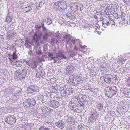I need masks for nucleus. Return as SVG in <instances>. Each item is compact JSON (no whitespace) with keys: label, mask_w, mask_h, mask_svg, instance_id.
<instances>
[{"label":"nucleus","mask_w":130,"mask_h":130,"mask_svg":"<svg viewBox=\"0 0 130 130\" xmlns=\"http://www.w3.org/2000/svg\"><path fill=\"white\" fill-rule=\"evenodd\" d=\"M105 90V94L108 97H111L115 95L117 93H118V91L117 88L114 86L111 87H108Z\"/></svg>","instance_id":"1"},{"label":"nucleus","mask_w":130,"mask_h":130,"mask_svg":"<svg viewBox=\"0 0 130 130\" xmlns=\"http://www.w3.org/2000/svg\"><path fill=\"white\" fill-rule=\"evenodd\" d=\"M64 38L65 41L67 48H69V47L71 48L73 43L75 45V39L70 35H66L64 36Z\"/></svg>","instance_id":"2"},{"label":"nucleus","mask_w":130,"mask_h":130,"mask_svg":"<svg viewBox=\"0 0 130 130\" xmlns=\"http://www.w3.org/2000/svg\"><path fill=\"white\" fill-rule=\"evenodd\" d=\"M41 109L42 114L44 116L46 117L50 115L53 112V110L46 106L42 107Z\"/></svg>","instance_id":"3"},{"label":"nucleus","mask_w":130,"mask_h":130,"mask_svg":"<svg viewBox=\"0 0 130 130\" xmlns=\"http://www.w3.org/2000/svg\"><path fill=\"white\" fill-rule=\"evenodd\" d=\"M116 77H113L111 75L109 74L106 75L105 77H103L101 78L103 79L104 81L106 83H113L116 79H117V78Z\"/></svg>","instance_id":"4"},{"label":"nucleus","mask_w":130,"mask_h":130,"mask_svg":"<svg viewBox=\"0 0 130 130\" xmlns=\"http://www.w3.org/2000/svg\"><path fill=\"white\" fill-rule=\"evenodd\" d=\"M9 59L11 61V63L13 65H16L18 62L17 60V56L15 52H14L12 55H9Z\"/></svg>","instance_id":"5"},{"label":"nucleus","mask_w":130,"mask_h":130,"mask_svg":"<svg viewBox=\"0 0 130 130\" xmlns=\"http://www.w3.org/2000/svg\"><path fill=\"white\" fill-rule=\"evenodd\" d=\"M37 86H30L27 88V91L28 93H32L35 92H38L39 90Z\"/></svg>","instance_id":"6"},{"label":"nucleus","mask_w":130,"mask_h":130,"mask_svg":"<svg viewBox=\"0 0 130 130\" xmlns=\"http://www.w3.org/2000/svg\"><path fill=\"white\" fill-rule=\"evenodd\" d=\"M80 4L78 3L75 2L72 3L71 4V9L74 11H77L78 10V8H80Z\"/></svg>","instance_id":"7"},{"label":"nucleus","mask_w":130,"mask_h":130,"mask_svg":"<svg viewBox=\"0 0 130 130\" xmlns=\"http://www.w3.org/2000/svg\"><path fill=\"white\" fill-rule=\"evenodd\" d=\"M50 106L51 107L56 108H57L59 105L58 102L56 100H52L50 102Z\"/></svg>","instance_id":"8"},{"label":"nucleus","mask_w":130,"mask_h":130,"mask_svg":"<svg viewBox=\"0 0 130 130\" xmlns=\"http://www.w3.org/2000/svg\"><path fill=\"white\" fill-rule=\"evenodd\" d=\"M37 72L36 73V77L37 78H40L42 77V78L45 77V72L43 71H42L41 70H39V71H37Z\"/></svg>","instance_id":"9"},{"label":"nucleus","mask_w":130,"mask_h":130,"mask_svg":"<svg viewBox=\"0 0 130 130\" xmlns=\"http://www.w3.org/2000/svg\"><path fill=\"white\" fill-rule=\"evenodd\" d=\"M59 43L58 39L54 38H52L50 41V43L52 46H54L55 44H57Z\"/></svg>","instance_id":"10"},{"label":"nucleus","mask_w":130,"mask_h":130,"mask_svg":"<svg viewBox=\"0 0 130 130\" xmlns=\"http://www.w3.org/2000/svg\"><path fill=\"white\" fill-rule=\"evenodd\" d=\"M66 15L67 17L70 19H75L76 17V15H75V13H70L69 12H68Z\"/></svg>","instance_id":"11"},{"label":"nucleus","mask_w":130,"mask_h":130,"mask_svg":"<svg viewBox=\"0 0 130 130\" xmlns=\"http://www.w3.org/2000/svg\"><path fill=\"white\" fill-rule=\"evenodd\" d=\"M61 3L60 2H55L53 5V7L54 9L57 10H59L60 6L61 5Z\"/></svg>","instance_id":"12"},{"label":"nucleus","mask_w":130,"mask_h":130,"mask_svg":"<svg viewBox=\"0 0 130 130\" xmlns=\"http://www.w3.org/2000/svg\"><path fill=\"white\" fill-rule=\"evenodd\" d=\"M24 43L23 41L21 39H18L15 41V44L21 47Z\"/></svg>","instance_id":"13"},{"label":"nucleus","mask_w":130,"mask_h":130,"mask_svg":"<svg viewBox=\"0 0 130 130\" xmlns=\"http://www.w3.org/2000/svg\"><path fill=\"white\" fill-rule=\"evenodd\" d=\"M13 18L12 14L11 13H9L7 16L6 21L9 23L12 21Z\"/></svg>","instance_id":"14"},{"label":"nucleus","mask_w":130,"mask_h":130,"mask_svg":"<svg viewBox=\"0 0 130 130\" xmlns=\"http://www.w3.org/2000/svg\"><path fill=\"white\" fill-rule=\"evenodd\" d=\"M54 63H56L57 65L59 66H60L61 63V60L57 56L55 57L54 60Z\"/></svg>","instance_id":"15"},{"label":"nucleus","mask_w":130,"mask_h":130,"mask_svg":"<svg viewBox=\"0 0 130 130\" xmlns=\"http://www.w3.org/2000/svg\"><path fill=\"white\" fill-rule=\"evenodd\" d=\"M33 39L35 42H37L39 41L41 39V36L37 34H35L33 36Z\"/></svg>","instance_id":"16"},{"label":"nucleus","mask_w":130,"mask_h":130,"mask_svg":"<svg viewBox=\"0 0 130 130\" xmlns=\"http://www.w3.org/2000/svg\"><path fill=\"white\" fill-rule=\"evenodd\" d=\"M60 8L59 9V11L62 12H63L65 11V9L67 8V6L65 4L62 2Z\"/></svg>","instance_id":"17"},{"label":"nucleus","mask_w":130,"mask_h":130,"mask_svg":"<svg viewBox=\"0 0 130 130\" xmlns=\"http://www.w3.org/2000/svg\"><path fill=\"white\" fill-rule=\"evenodd\" d=\"M57 56L58 57L60 58L61 59H67V57L61 52H58V55Z\"/></svg>","instance_id":"18"},{"label":"nucleus","mask_w":130,"mask_h":130,"mask_svg":"<svg viewBox=\"0 0 130 130\" xmlns=\"http://www.w3.org/2000/svg\"><path fill=\"white\" fill-rule=\"evenodd\" d=\"M55 125L61 129H63L64 126V124L63 122H55Z\"/></svg>","instance_id":"19"},{"label":"nucleus","mask_w":130,"mask_h":130,"mask_svg":"<svg viewBox=\"0 0 130 130\" xmlns=\"http://www.w3.org/2000/svg\"><path fill=\"white\" fill-rule=\"evenodd\" d=\"M73 66L71 65H70L67 68L66 71L67 72L69 73L73 72L74 71V70L73 69Z\"/></svg>","instance_id":"20"},{"label":"nucleus","mask_w":130,"mask_h":130,"mask_svg":"<svg viewBox=\"0 0 130 130\" xmlns=\"http://www.w3.org/2000/svg\"><path fill=\"white\" fill-rule=\"evenodd\" d=\"M91 116L97 118L98 116L97 112L94 109H91Z\"/></svg>","instance_id":"21"},{"label":"nucleus","mask_w":130,"mask_h":130,"mask_svg":"<svg viewBox=\"0 0 130 130\" xmlns=\"http://www.w3.org/2000/svg\"><path fill=\"white\" fill-rule=\"evenodd\" d=\"M78 101L79 103L80 106H83V105H84V103L85 101L84 100H83V98H81L79 97V95L78 96V97L77 98Z\"/></svg>","instance_id":"22"},{"label":"nucleus","mask_w":130,"mask_h":130,"mask_svg":"<svg viewBox=\"0 0 130 130\" xmlns=\"http://www.w3.org/2000/svg\"><path fill=\"white\" fill-rule=\"evenodd\" d=\"M52 20L50 18H47L44 20V22L47 25H49L52 24Z\"/></svg>","instance_id":"23"},{"label":"nucleus","mask_w":130,"mask_h":130,"mask_svg":"<svg viewBox=\"0 0 130 130\" xmlns=\"http://www.w3.org/2000/svg\"><path fill=\"white\" fill-rule=\"evenodd\" d=\"M61 96L62 97H65L66 95H68L69 94L66 91L62 89L60 92Z\"/></svg>","instance_id":"24"},{"label":"nucleus","mask_w":130,"mask_h":130,"mask_svg":"<svg viewBox=\"0 0 130 130\" xmlns=\"http://www.w3.org/2000/svg\"><path fill=\"white\" fill-rule=\"evenodd\" d=\"M96 107L98 109L99 111H101L103 109V106L102 104L100 103H99L97 104L96 106Z\"/></svg>","instance_id":"25"},{"label":"nucleus","mask_w":130,"mask_h":130,"mask_svg":"<svg viewBox=\"0 0 130 130\" xmlns=\"http://www.w3.org/2000/svg\"><path fill=\"white\" fill-rule=\"evenodd\" d=\"M31 100L30 99H28L25 100V107H30L29 103L30 102Z\"/></svg>","instance_id":"26"},{"label":"nucleus","mask_w":130,"mask_h":130,"mask_svg":"<svg viewBox=\"0 0 130 130\" xmlns=\"http://www.w3.org/2000/svg\"><path fill=\"white\" fill-rule=\"evenodd\" d=\"M48 56L50 58V59H51V60H54L55 57H54L52 53H49L48 54Z\"/></svg>","instance_id":"27"},{"label":"nucleus","mask_w":130,"mask_h":130,"mask_svg":"<svg viewBox=\"0 0 130 130\" xmlns=\"http://www.w3.org/2000/svg\"><path fill=\"white\" fill-rule=\"evenodd\" d=\"M30 102L29 103L30 107L34 105L35 104V101L33 99H31Z\"/></svg>","instance_id":"28"},{"label":"nucleus","mask_w":130,"mask_h":130,"mask_svg":"<svg viewBox=\"0 0 130 130\" xmlns=\"http://www.w3.org/2000/svg\"><path fill=\"white\" fill-rule=\"evenodd\" d=\"M64 120H66V122H73L72 118H69L68 116L64 117Z\"/></svg>","instance_id":"29"},{"label":"nucleus","mask_w":130,"mask_h":130,"mask_svg":"<svg viewBox=\"0 0 130 130\" xmlns=\"http://www.w3.org/2000/svg\"><path fill=\"white\" fill-rule=\"evenodd\" d=\"M32 9V8L30 6L25 7V11H26L25 12L26 13L28 12L31 10Z\"/></svg>","instance_id":"30"},{"label":"nucleus","mask_w":130,"mask_h":130,"mask_svg":"<svg viewBox=\"0 0 130 130\" xmlns=\"http://www.w3.org/2000/svg\"><path fill=\"white\" fill-rule=\"evenodd\" d=\"M96 118H95L94 117H93L91 116L90 117L89 120V122H92L93 121H95L96 120Z\"/></svg>","instance_id":"31"},{"label":"nucleus","mask_w":130,"mask_h":130,"mask_svg":"<svg viewBox=\"0 0 130 130\" xmlns=\"http://www.w3.org/2000/svg\"><path fill=\"white\" fill-rule=\"evenodd\" d=\"M49 36V35L48 33L46 32L44 35L43 37V39L44 40H46L47 39Z\"/></svg>","instance_id":"32"},{"label":"nucleus","mask_w":130,"mask_h":130,"mask_svg":"<svg viewBox=\"0 0 130 130\" xmlns=\"http://www.w3.org/2000/svg\"><path fill=\"white\" fill-rule=\"evenodd\" d=\"M79 97H81V98H83V100H84L85 101L86 100H87V98L86 96L85 95H79Z\"/></svg>","instance_id":"33"},{"label":"nucleus","mask_w":130,"mask_h":130,"mask_svg":"<svg viewBox=\"0 0 130 130\" xmlns=\"http://www.w3.org/2000/svg\"><path fill=\"white\" fill-rule=\"evenodd\" d=\"M61 33H59V31H57L55 34V36L56 37L59 38L61 36Z\"/></svg>","instance_id":"34"},{"label":"nucleus","mask_w":130,"mask_h":130,"mask_svg":"<svg viewBox=\"0 0 130 130\" xmlns=\"http://www.w3.org/2000/svg\"><path fill=\"white\" fill-rule=\"evenodd\" d=\"M40 130H50L48 128L45 127H44L42 126L39 128Z\"/></svg>","instance_id":"35"},{"label":"nucleus","mask_w":130,"mask_h":130,"mask_svg":"<svg viewBox=\"0 0 130 130\" xmlns=\"http://www.w3.org/2000/svg\"><path fill=\"white\" fill-rule=\"evenodd\" d=\"M125 3L127 5H130V0H123Z\"/></svg>","instance_id":"36"},{"label":"nucleus","mask_w":130,"mask_h":130,"mask_svg":"<svg viewBox=\"0 0 130 130\" xmlns=\"http://www.w3.org/2000/svg\"><path fill=\"white\" fill-rule=\"evenodd\" d=\"M35 27L36 28L40 29L41 28V25H39L38 24H37L35 25Z\"/></svg>","instance_id":"37"},{"label":"nucleus","mask_w":130,"mask_h":130,"mask_svg":"<svg viewBox=\"0 0 130 130\" xmlns=\"http://www.w3.org/2000/svg\"><path fill=\"white\" fill-rule=\"evenodd\" d=\"M4 40L3 36L2 35H0V42H2Z\"/></svg>","instance_id":"38"},{"label":"nucleus","mask_w":130,"mask_h":130,"mask_svg":"<svg viewBox=\"0 0 130 130\" xmlns=\"http://www.w3.org/2000/svg\"><path fill=\"white\" fill-rule=\"evenodd\" d=\"M36 53H38L39 55L41 54L42 53L41 51L40 48L37 51Z\"/></svg>","instance_id":"39"},{"label":"nucleus","mask_w":130,"mask_h":130,"mask_svg":"<svg viewBox=\"0 0 130 130\" xmlns=\"http://www.w3.org/2000/svg\"><path fill=\"white\" fill-rule=\"evenodd\" d=\"M78 127L79 129H83V128H82V124H81V123L80 124L78 125Z\"/></svg>","instance_id":"40"},{"label":"nucleus","mask_w":130,"mask_h":130,"mask_svg":"<svg viewBox=\"0 0 130 130\" xmlns=\"http://www.w3.org/2000/svg\"><path fill=\"white\" fill-rule=\"evenodd\" d=\"M81 124H82V128H83V129L85 128V127L87 126L86 125H85L84 124L81 123Z\"/></svg>","instance_id":"41"},{"label":"nucleus","mask_w":130,"mask_h":130,"mask_svg":"<svg viewBox=\"0 0 130 130\" xmlns=\"http://www.w3.org/2000/svg\"><path fill=\"white\" fill-rule=\"evenodd\" d=\"M33 67H32L34 69L35 67H37V65L35 63H34L33 64Z\"/></svg>","instance_id":"42"},{"label":"nucleus","mask_w":130,"mask_h":130,"mask_svg":"<svg viewBox=\"0 0 130 130\" xmlns=\"http://www.w3.org/2000/svg\"><path fill=\"white\" fill-rule=\"evenodd\" d=\"M43 30L44 31H47V29H46V28L45 26L43 27Z\"/></svg>","instance_id":"43"},{"label":"nucleus","mask_w":130,"mask_h":130,"mask_svg":"<svg viewBox=\"0 0 130 130\" xmlns=\"http://www.w3.org/2000/svg\"><path fill=\"white\" fill-rule=\"evenodd\" d=\"M102 23H103V24L102 25V26L103 27H104V28H106V26H106L105 25L104 23L103 24V22Z\"/></svg>","instance_id":"44"},{"label":"nucleus","mask_w":130,"mask_h":130,"mask_svg":"<svg viewBox=\"0 0 130 130\" xmlns=\"http://www.w3.org/2000/svg\"><path fill=\"white\" fill-rule=\"evenodd\" d=\"M41 27L43 28L44 27V24L43 23H41Z\"/></svg>","instance_id":"45"},{"label":"nucleus","mask_w":130,"mask_h":130,"mask_svg":"<svg viewBox=\"0 0 130 130\" xmlns=\"http://www.w3.org/2000/svg\"><path fill=\"white\" fill-rule=\"evenodd\" d=\"M26 112L25 113V115H26H26L27 117V118H25V119L26 120H27V119H26V118H27V119L28 118L29 116L27 115V112L26 111Z\"/></svg>","instance_id":"46"},{"label":"nucleus","mask_w":130,"mask_h":130,"mask_svg":"<svg viewBox=\"0 0 130 130\" xmlns=\"http://www.w3.org/2000/svg\"><path fill=\"white\" fill-rule=\"evenodd\" d=\"M45 2V1L44 0H43L40 3V5H41L42 4V3L43 4Z\"/></svg>","instance_id":"47"},{"label":"nucleus","mask_w":130,"mask_h":130,"mask_svg":"<svg viewBox=\"0 0 130 130\" xmlns=\"http://www.w3.org/2000/svg\"><path fill=\"white\" fill-rule=\"evenodd\" d=\"M7 123H8L9 124L12 125L14 124L15 122H7Z\"/></svg>","instance_id":"48"},{"label":"nucleus","mask_w":130,"mask_h":130,"mask_svg":"<svg viewBox=\"0 0 130 130\" xmlns=\"http://www.w3.org/2000/svg\"><path fill=\"white\" fill-rule=\"evenodd\" d=\"M74 49L76 50V51H78V48L77 47H76V46H75Z\"/></svg>","instance_id":"49"},{"label":"nucleus","mask_w":130,"mask_h":130,"mask_svg":"<svg viewBox=\"0 0 130 130\" xmlns=\"http://www.w3.org/2000/svg\"><path fill=\"white\" fill-rule=\"evenodd\" d=\"M40 5V3L39 4V5H37V4H36V7H37V8L38 9V8L37 7H40V5Z\"/></svg>","instance_id":"50"},{"label":"nucleus","mask_w":130,"mask_h":130,"mask_svg":"<svg viewBox=\"0 0 130 130\" xmlns=\"http://www.w3.org/2000/svg\"><path fill=\"white\" fill-rule=\"evenodd\" d=\"M106 26H109V25H110V24L108 22H107L106 24Z\"/></svg>","instance_id":"51"},{"label":"nucleus","mask_w":130,"mask_h":130,"mask_svg":"<svg viewBox=\"0 0 130 130\" xmlns=\"http://www.w3.org/2000/svg\"><path fill=\"white\" fill-rule=\"evenodd\" d=\"M30 82V80H28L27 81L26 83H28Z\"/></svg>","instance_id":"52"},{"label":"nucleus","mask_w":130,"mask_h":130,"mask_svg":"<svg viewBox=\"0 0 130 130\" xmlns=\"http://www.w3.org/2000/svg\"><path fill=\"white\" fill-rule=\"evenodd\" d=\"M102 77H101V78H100V79H101V80H103H103H104V79H103V78L102 79V78H102Z\"/></svg>","instance_id":"53"},{"label":"nucleus","mask_w":130,"mask_h":130,"mask_svg":"<svg viewBox=\"0 0 130 130\" xmlns=\"http://www.w3.org/2000/svg\"><path fill=\"white\" fill-rule=\"evenodd\" d=\"M74 122H73V123H72V124H74Z\"/></svg>","instance_id":"54"},{"label":"nucleus","mask_w":130,"mask_h":130,"mask_svg":"<svg viewBox=\"0 0 130 130\" xmlns=\"http://www.w3.org/2000/svg\"><path fill=\"white\" fill-rule=\"evenodd\" d=\"M101 67L102 68H103V67H102V65L101 66Z\"/></svg>","instance_id":"55"},{"label":"nucleus","mask_w":130,"mask_h":130,"mask_svg":"<svg viewBox=\"0 0 130 130\" xmlns=\"http://www.w3.org/2000/svg\"><path fill=\"white\" fill-rule=\"evenodd\" d=\"M85 47H86V46L85 45H84V46H83V47H85Z\"/></svg>","instance_id":"56"},{"label":"nucleus","mask_w":130,"mask_h":130,"mask_svg":"<svg viewBox=\"0 0 130 130\" xmlns=\"http://www.w3.org/2000/svg\"><path fill=\"white\" fill-rule=\"evenodd\" d=\"M85 47H86V46L85 45H84V46H83V47H85Z\"/></svg>","instance_id":"57"},{"label":"nucleus","mask_w":130,"mask_h":130,"mask_svg":"<svg viewBox=\"0 0 130 130\" xmlns=\"http://www.w3.org/2000/svg\"><path fill=\"white\" fill-rule=\"evenodd\" d=\"M122 124H123V123H124V122H122Z\"/></svg>","instance_id":"58"},{"label":"nucleus","mask_w":130,"mask_h":130,"mask_svg":"<svg viewBox=\"0 0 130 130\" xmlns=\"http://www.w3.org/2000/svg\"><path fill=\"white\" fill-rule=\"evenodd\" d=\"M61 88V89H62V88Z\"/></svg>","instance_id":"59"},{"label":"nucleus","mask_w":130,"mask_h":130,"mask_svg":"<svg viewBox=\"0 0 130 130\" xmlns=\"http://www.w3.org/2000/svg\"><path fill=\"white\" fill-rule=\"evenodd\" d=\"M1 127V125H0V127Z\"/></svg>","instance_id":"60"},{"label":"nucleus","mask_w":130,"mask_h":130,"mask_svg":"<svg viewBox=\"0 0 130 130\" xmlns=\"http://www.w3.org/2000/svg\"><path fill=\"white\" fill-rule=\"evenodd\" d=\"M23 9H22V11L23 10Z\"/></svg>","instance_id":"61"},{"label":"nucleus","mask_w":130,"mask_h":130,"mask_svg":"<svg viewBox=\"0 0 130 130\" xmlns=\"http://www.w3.org/2000/svg\"><path fill=\"white\" fill-rule=\"evenodd\" d=\"M26 130H27V129H26Z\"/></svg>","instance_id":"62"},{"label":"nucleus","mask_w":130,"mask_h":130,"mask_svg":"<svg viewBox=\"0 0 130 130\" xmlns=\"http://www.w3.org/2000/svg\"><path fill=\"white\" fill-rule=\"evenodd\" d=\"M129 85H130V84H129Z\"/></svg>","instance_id":"63"},{"label":"nucleus","mask_w":130,"mask_h":130,"mask_svg":"<svg viewBox=\"0 0 130 130\" xmlns=\"http://www.w3.org/2000/svg\"><path fill=\"white\" fill-rule=\"evenodd\" d=\"M129 79H130V77L129 78Z\"/></svg>","instance_id":"64"}]
</instances>
